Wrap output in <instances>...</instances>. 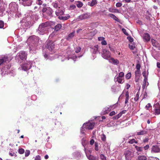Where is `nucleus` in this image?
<instances>
[{
	"label": "nucleus",
	"instance_id": "34",
	"mask_svg": "<svg viewBox=\"0 0 160 160\" xmlns=\"http://www.w3.org/2000/svg\"><path fill=\"white\" fill-rule=\"evenodd\" d=\"M52 5L53 7L56 9H58L59 7L58 5V3L56 2H53L52 4Z\"/></svg>",
	"mask_w": 160,
	"mask_h": 160
},
{
	"label": "nucleus",
	"instance_id": "48",
	"mask_svg": "<svg viewBox=\"0 0 160 160\" xmlns=\"http://www.w3.org/2000/svg\"><path fill=\"white\" fill-rule=\"evenodd\" d=\"M101 138L102 141H105L106 139V137L105 135L103 134L101 136Z\"/></svg>",
	"mask_w": 160,
	"mask_h": 160
},
{
	"label": "nucleus",
	"instance_id": "14",
	"mask_svg": "<svg viewBox=\"0 0 160 160\" xmlns=\"http://www.w3.org/2000/svg\"><path fill=\"white\" fill-rule=\"evenodd\" d=\"M160 144L158 145H154L152 146L151 152L155 153L160 152Z\"/></svg>",
	"mask_w": 160,
	"mask_h": 160
},
{
	"label": "nucleus",
	"instance_id": "62",
	"mask_svg": "<svg viewBox=\"0 0 160 160\" xmlns=\"http://www.w3.org/2000/svg\"><path fill=\"white\" fill-rule=\"evenodd\" d=\"M114 9L112 8H110L109 9V11L111 12H114Z\"/></svg>",
	"mask_w": 160,
	"mask_h": 160
},
{
	"label": "nucleus",
	"instance_id": "9",
	"mask_svg": "<svg viewBox=\"0 0 160 160\" xmlns=\"http://www.w3.org/2000/svg\"><path fill=\"white\" fill-rule=\"evenodd\" d=\"M47 49L51 51V54H52V53L54 52V50L53 49L54 48V44L51 41H48L47 42Z\"/></svg>",
	"mask_w": 160,
	"mask_h": 160
},
{
	"label": "nucleus",
	"instance_id": "36",
	"mask_svg": "<svg viewBox=\"0 0 160 160\" xmlns=\"http://www.w3.org/2000/svg\"><path fill=\"white\" fill-rule=\"evenodd\" d=\"M24 152V150L22 148H19L18 150V153L20 154H23Z\"/></svg>",
	"mask_w": 160,
	"mask_h": 160
},
{
	"label": "nucleus",
	"instance_id": "58",
	"mask_svg": "<svg viewBox=\"0 0 160 160\" xmlns=\"http://www.w3.org/2000/svg\"><path fill=\"white\" fill-rule=\"evenodd\" d=\"M5 8L1 6L0 7V11L3 12L5 10Z\"/></svg>",
	"mask_w": 160,
	"mask_h": 160
},
{
	"label": "nucleus",
	"instance_id": "52",
	"mask_svg": "<svg viewBox=\"0 0 160 160\" xmlns=\"http://www.w3.org/2000/svg\"><path fill=\"white\" fill-rule=\"evenodd\" d=\"M36 3L39 5H41L42 3V1L41 0H37Z\"/></svg>",
	"mask_w": 160,
	"mask_h": 160
},
{
	"label": "nucleus",
	"instance_id": "25",
	"mask_svg": "<svg viewBox=\"0 0 160 160\" xmlns=\"http://www.w3.org/2000/svg\"><path fill=\"white\" fill-rule=\"evenodd\" d=\"M147 131L145 130H142L137 132H136V135H143L146 134L147 133Z\"/></svg>",
	"mask_w": 160,
	"mask_h": 160
},
{
	"label": "nucleus",
	"instance_id": "2",
	"mask_svg": "<svg viewBox=\"0 0 160 160\" xmlns=\"http://www.w3.org/2000/svg\"><path fill=\"white\" fill-rule=\"evenodd\" d=\"M9 8L11 12L15 13L16 17L19 18L21 16L20 13L18 10V5L15 2H12L9 5Z\"/></svg>",
	"mask_w": 160,
	"mask_h": 160
},
{
	"label": "nucleus",
	"instance_id": "6",
	"mask_svg": "<svg viewBox=\"0 0 160 160\" xmlns=\"http://www.w3.org/2000/svg\"><path fill=\"white\" fill-rule=\"evenodd\" d=\"M32 62V61H27L22 65L19 69L20 70L27 71L31 68Z\"/></svg>",
	"mask_w": 160,
	"mask_h": 160
},
{
	"label": "nucleus",
	"instance_id": "40",
	"mask_svg": "<svg viewBox=\"0 0 160 160\" xmlns=\"http://www.w3.org/2000/svg\"><path fill=\"white\" fill-rule=\"evenodd\" d=\"M75 52L76 53L79 52L81 50V48L79 47H78L75 48Z\"/></svg>",
	"mask_w": 160,
	"mask_h": 160
},
{
	"label": "nucleus",
	"instance_id": "26",
	"mask_svg": "<svg viewBox=\"0 0 160 160\" xmlns=\"http://www.w3.org/2000/svg\"><path fill=\"white\" fill-rule=\"evenodd\" d=\"M89 15L87 14H82L79 16V19L80 20H82L83 19L88 18L89 17Z\"/></svg>",
	"mask_w": 160,
	"mask_h": 160
},
{
	"label": "nucleus",
	"instance_id": "37",
	"mask_svg": "<svg viewBox=\"0 0 160 160\" xmlns=\"http://www.w3.org/2000/svg\"><path fill=\"white\" fill-rule=\"evenodd\" d=\"M139 92L138 91L136 94V96L134 98V100L137 101L138 99L139 96Z\"/></svg>",
	"mask_w": 160,
	"mask_h": 160
},
{
	"label": "nucleus",
	"instance_id": "31",
	"mask_svg": "<svg viewBox=\"0 0 160 160\" xmlns=\"http://www.w3.org/2000/svg\"><path fill=\"white\" fill-rule=\"evenodd\" d=\"M147 159L146 157L144 155L139 156L138 157V160H146Z\"/></svg>",
	"mask_w": 160,
	"mask_h": 160
},
{
	"label": "nucleus",
	"instance_id": "45",
	"mask_svg": "<svg viewBox=\"0 0 160 160\" xmlns=\"http://www.w3.org/2000/svg\"><path fill=\"white\" fill-rule=\"evenodd\" d=\"M155 112L156 114L158 115L160 114V108H156L155 109Z\"/></svg>",
	"mask_w": 160,
	"mask_h": 160
},
{
	"label": "nucleus",
	"instance_id": "3",
	"mask_svg": "<svg viewBox=\"0 0 160 160\" xmlns=\"http://www.w3.org/2000/svg\"><path fill=\"white\" fill-rule=\"evenodd\" d=\"M95 125V122L93 121H89L84 123L81 129V132L84 134L86 130H92L93 129Z\"/></svg>",
	"mask_w": 160,
	"mask_h": 160
},
{
	"label": "nucleus",
	"instance_id": "64",
	"mask_svg": "<svg viewBox=\"0 0 160 160\" xmlns=\"http://www.w3.org/2000/svg\"><path fill=\"white\" fill-rule=\"evenodd\" d=\"M140 66L139 64H137L136 66V68L137 69V70H140Z\"/></svg>",
	"mask_w": 160,
	"mask_h": 160
},
{
	"label": "nucleus",
	"instance_id": "7",
	"mask_svg": "<svg viewBox=\"0 0 160 160\" xmlns=\"http://www.w3.org/2000/svg\"><path fill=\"white\" fill-rule=\"evenodd\" d=\"M84 151L87 158L89 160H98V158L96 157H94L90 154L91 151L90 150L85 148Z\"/></svg>",
	"mask_w": 160,
	"mask_h": 160
},
{
	"label": "nucleus",
	"instance_id": "16",
	"mask_svg": "<svg viewBox=\"0 0 160 160\" xmlns=\"http://www.w3.org/2000/svg\"><path fill=\"white\" fill-rule=\"evenodd\" d=\"M34 16L33 15H32V16L27 17L24 20V21L26 20L28 23H31L34 20Z\"/></svg>",
	"mask_w": 160,
	"mask_h": 160
},
{
	"label": "nucleus",
	"instance_id": "59",
	"mask_svg": "<svg viewBox=\"0 0 160 160\" xmlns=\"http://www.w3.org/2000/svg\"><path fill=\"white\" fill-rule=\"evenodd\" d=\"M41 160L40 157L39 155H38L37 156H36L35 158V160Z\"/></svg>",
	"mask_w": 160,
	"mask_h": 160
},
{
	"label": "nucleus",
	"instance_id": "39",
	"mask_svg": "<svg viewBox=\"0 0 160 160\" xmlns=\"http://www.w3.org/2000/svg\"><path fill=\"white\" fill-rule=\"evenodd\" d=\"M98 50V46H95L94 47V48L92 49V52L93 53H96Z\"/></svg>",
	"mask_w": 160,
	"mask_h": 160
},
{
	"label": "nucleus",
	"instance_id": "15",
	"mask_svg": "<svg viewBox=\"0 0 160 160\" xmlns=\"http://www.w3.org/2000/svg\"><path fill=\"white\" fill-rule=\"evenodd\" d=\"M22 5L25 6H29L31 5L32 2V0H22Z\"/></svg>",
	"mask_w": 160,
	"mask_h": 160
},
{
	"label": "nucleus",
	"instance_id": "43",
	"mask_svg": "<svg viewBox=\"0 0 160 160\" xmlns=\"http://www.w3.org/2000/svg\"><path fill=\"white\" fill-rule=\"evenodd\" d=\"M4 26V22L2 21H0V28H3Z\"/></svg>",
	"mask_w": 160,
	"mask_h": 160
},
{
	"label": "nucleus",
	"instance_id": "60",
	"mask_svg": "<svg viewBox=\"0 0 160 160\" xmlns=\"http://www.w3.org/2000/svg\"><path fill=\"white\" fill-rule=\"evenodd\" d=\"M128 40L131 42H132L133 41V39L131 37H128Z\"/></svg>",
	"mask_w": 160,
	"mask_h": 160
},
{
	"label": "nucleus",
	"instance_id": "49",
	"mask_svg": "<svg viewBox=\"0 0 160 160\" xmlns=\"http://www.w3.org/2000/svg\"><path fill=\"white\" fill-rule=\"evenodd\" d=\"M129 47L130 49L133 50L135 48V46L134 45H132V44H129Z\"/></svg>",
	"mask_w": 160,
	"mask_h": 160
},
{
	"label": "nucleus",
	"instance_id": "54",
	"mask_svg": "<svg viewBox=\"0 0 160 160\" xmlns=\"http://www.w3.org/2000/svg\"><path fill=\"white\" fill-rule=\"evenodd\" d=\"M122 3L120 2H118L116 4V6L117 7H120L122 6Z\"/></svg>",
	"mask_w": 160,
	"mask_h": 160
},
{
	"label": "nucleus",
	"instance_id": "51",
	"mask_svg": "<svg viewBox=\"0 0 160 160\" xmlns=\"http://www.w3.org/2000/svg\"><path fill=\"white\" fill-rule=\"evenodd\" d=\"M124 73L122 72H121L119 74L118 77L122 78H123L124 76Z\"/></svg>",
	"mask_w": 160,
	"mask_h": 160
},
{
	"label": "nucleus",
	"instance_id": "56",
	"mask_svg": "<svg viewBox=\"0 0 160 160\" xmlns=\"http://www.w3.org/2000/svg\"><path fill=\"white\" fill-rule=\"evenodd\" d=\"M122 31L126 35H128V33L126 32V30L124 28H122Z\"/></svg>",
	"mask_w": 160,
	"mask_h": 160
},
{
	"label": "nucleus",
	"instance_id": "41",
	"mask_svg": "<svg viewBox=\"0 0 160 160\" xmlns=\"http://www.w3.org/2000/svg\"><path fill=\"white\" fill-rule=\"evenodd\" d=\"M128 142L130 144H133L134 143H137L138 142L137 141H136L135 140V139H131V140H130Z\"/></svg>",
	"mask_w": 160,
	"mask_h": 160
},
{
	"label": "nucleus",
	"instance_id": "57",
	"mask_svg": "<svg viewBox=\"0 0 160 160\" xmlns=\"http://www.w3.org/2000/svg\"><path fill=\"white\" fill-rule=\"evenodd\" d=\"M76 8V6L74 5H72L70 6V8L71 9H74Z\"/></svg>",
	"mask_w": 160,
	"mask_h": 160
},
{
	"label": "nucleus",
	"instance_id": "32",
	"mask_svg": "<svg viewBox=\"0 0 160 160\" xmlns=\"http://www.w3.org/2000/svg\"><path fill=\"white\" fill-rule=\"evenodd\" d=\"M62 27L61 24H58L55 27V30L56 31H58L60 30Z\"/></svg>",
	"mask_w": 160,
	"mask_h": 160
},
{
	"label": "nucleus",
	"instance_id": "33",
	"mask_svg": "<svg viewBox=\"0 0 160 160\" xmlns=\"http://www.w3.org/2000/svg\"><path fill=\"white\" fill-rule=\"evenodd\" d=\"M151 41L153 45L155 47H157L158 46V42L154 39H152Z\"/></svg>",
	"mask_w": 160,
	"mask_h": 160
},
{
	"label": "nucleus",
	"instance_id": "22",
	"mask_svg": "<svg viewBox=\"0 0 160 160\" xmlns=\"http://www.w3.org/2000/svg\"><path fill=\"white\" fill-rule=\"evenodd\" d=\"M70 16L69 15H66L65 16H59L58 18L60 20H66L70 18Z\"/></svg>",
	"mask_w": 160,
	"mask_h": 160
},
{
	"label": "nucleus",
	"instance_id": "42",
	"mask_svg": "<svg viewBox=\"0 0 160 160\" xmlns=\"http://www.w3.org/2000/svg\"><path fill=\"white\" fill-rule=\"evenodd\" d=\"M131 77V73L130 72H129L125 76L126 78L127 79H129Z\"/></svg>",
	"mask_w": 160,
	"mask_h": 160
},
{
	"label": "nucleus",
	"instance_id": "63",
	"mask_svg": "<svg viewBox=\"0 0 160 160\" xmlns=\"http://www.w3.org/2000/svg\"><path fill=\"white\" fill-rule=\"evenodd\" d=\"M140 73V70H137L135 72V75L139 74Z\"/></svg>",
	"mask_w": 160,
	"mask_h": 160
},
{
	"label": "nucleus",
	"instance_id": "61",
	"mask_svg": "<svg viewBox=\"0 0 160 160\" xmlns=\"http://www.w3.org/2000/svg\"><path fill=\"white\" fill-rule=\"evenodd\" d=\"M116 113L114 111H112L110 112L109 113V115L110 116H112L115 115Z\"/></svg>",
	"mask_w": 160,
	"mask_h": 160
},
{
	"label": "nucleus",
	"instance_id": "44",
	"mask_svg": "<svg viewBox=\"0 0 160 160\" xmlns=\"http://www.w3.org/2000/svg\"><path fill=\"white\" fill-rule=\"evenodd\" d=\"M30 151L29 150H26L25 152V156H28L30 154Z\"/></svg>",
	"mask_w": 160,
	"mask_h": 160
},
{
	"label": "nucleus",
	"instance_id": "8",
	"mask_svg": "<svg viewBox=\"0 0 160 160\" xmlns=\"http://www.w3.org/2000/svg\"><path fill=\"white\" fill-rule=\"evenodd\" d=\"M102 56L104 58L108 60L111 57L110 52L109 51L105 49L103 50Z\"/></svg>",
	"mask_w": 160,
	"mask_h": 160
},
{
	"label": "nucleus",
	"instance_id": "24",
	"mask_svg": "<svg viewBox=\"0 0 160 160\" xmlns=\"http://www.w3.org/2000/svg\"><path fill=\"white\" fill-rule=\"evenodd\" d=\"M108 16L116 21H117L118 22H119V19L114 14H108Z\"/></svg>",
	"mask_w": 160,
	"mask_h": 160
},
{
	"label": "nucleus",
	"instance_id": "46",
	"mask_svg": "<svg viewBox=\"0 0 160 160\" xmlns=\"http://www.w3.org/2000/svg\"><path fill=\"white\" fill-rule=\"evenodd\" d=\"M100 157L102 160H107L106 157L102 154L100 155Z\"/></svg>",
	"mask_w": 160,
	"mask_h": 160
},
{
	"label": "nucleus",
	"instance_id": "27",
	"mask_svg": "<svg viewBox=\"0 0 160 160\" xmlns=\"http://www.w3.org/2000/svg\"><path fill=\"white\" fill-rule=\"evenodd\" d=\"M75 33V32L73 31L72 32L70 33L68 35V37L67 38V39L68 40H69L70 39L72 38L74 36Z\"/></svg>",
	"mask_w": 160,
	"mask_h": 160
},
{
	"label": "nucleus",
	"instance_id": "17",
	"mask_svg": "<svg viewBox=\"0 0 160 160\" xmlns=\"http://www.w3.org/2000/svg\"><path fill=\"white\" fill-rule=\"evenodd\" d=\"M63 13V11L60 7H58V9H57L55 11V14L57 16H61Z\"/></svg>",
	"mask_w": 160,
	"mask_h": 160
},
{
	"label": "nucleus",
	"instance_id": "11",
	"mask_svg": "<svg viewBox=\"0 0 160 160\" xmlns=\"http://www.w3.org/2000/svg\"><path fill=\"white\" fill-rule=\"evenodd\" d=\"M11 59H10V60ZM10 60L8 59L7 56L4 55L2 56L0 59V66L5 63L9 62Z\"/></svg>",
	"mask_w": 160,
	"mask_h": 160
},
{
	"label": "nucleus",
	"instance_id": "47",
	"mask_svg": "<svg viewBox=\"0 0 160 160\" xmlns=\"http://www.w3.org/2000/svg\"><path fill=\"white\" fill-rule=\"evenodd\" d=\"M95 150L98 151V144L97 142H95Z\"/></svg>",
	"mask_w": 160,
	"mask_h": 160
},
{
	"label": "nucleus",
	"instance_id": "4",
	"mask_svg": "<svg viewBox=\"0 0 160 160\" xmlns=\"http://www.w3.org/2000/svg\"><path fill=\"white\" fill-rule=\"evenodd\" d=\"M70 52H67V53H66V52H65L64 53H61L58 58L61 59L62 61H64L67 58H68V60H69V58H71L74 61H76V59L77 58V57L76 55H70Z\"/></svg>",
	"mask_w": 160,
	"mask_h": 160
},
{
	"label": "nucleus",
	"instance_id": "13",
	"mask_svg": "<svg viewBox=\"0 0 160 160\" xmlns=\"http://www.w3.org/2000/svg\"><path fill=\"white\" fill-rule=\"evenodd\" d=\"M124 154L126 160H130L132 157L131 152L129 151H125L124 152Z\"/></svg>",
	"mask_w": 160,
	"mask_h": 160
},
{
	"label": "nucleus",
	"instance_id": "10",
	"mask_svg": "<svg viewBox=\"0 0 160 160\" xmlns=\"http://www.w3.org/2000/svg\"><path fill=\"white\" fill-rule=\"evenodd\" d=\"M27 54L24 51H21L18 53L16 56L17 58H20L22 60L25 59L27 58Z\"/></svg>",
	"mask_w": 160,
	"mask_h": 160
},
{
	"label": "nucleus",
	"instance_id": "20",
	"mask_svg": "<svg viewBox=\"0 0 160 160\" xmlns=\"http://www.w3.org/2000/svg\"><path fill=\"white\" fill-rule=\"evenodd\" d=\"M143 39L146 42H148L150 40V37L148 33H145L143 35Z\"/></svg>",
	"mask_w": 160,
	"mask_h": 160
},
{
	"label": "nucleus",
	"instance_id": "53",
	"mask_svg": "<svg viewBox=\"0 0 160 160\" xmlns=\"http://www.w3.org/2000/svg\"><path fill=\"white\" fill-rule=\"evenodd\" d=\"M86 140L85 139H83L82 140V145L84 147H85V145L86 144Z\"/></svg>",
	"mask_w": 160,
	"mask_h": 160
},
{
	"label": "nucleus",
	"instance_id": "19",
	"mask_svg": "<svg viewBox=\"0 0 160 160\" xmlns=\"http://www.w3.org/2000/svg\"><path fill=\"white\" fill-rule=\"evenodd\" d=\"M97 3V1L96 0H92L91 2H88V5L91 7H93L96 5Z\"/></svg>",
	"mask_w": 160,
	"mask_h": 160
},
{
	"label": "nucleus",
	"instance_id": "30",
	"mask_svg": "<svg viewBox=\"0 0 160 160\" xmlns=\"http://www.w3.org/2000/svg\"><path fill=\"white\" fill-rule=\"evenodd\" d=\"M76 4L77 7L78 8L81 7L83 5V3L80 1H78L76 2Z\"/></svg>",
	"mask_w": 160,
	"mask_h": 160
},
{
	"label": "nucleus",
	"instance_id": "29",
	"mask_svg": "<svg viewBox=\"0 0 160 160\" xmlns=\"http://www.w3.org/2000/svg\"><path fill=\"white\" fill-rule=\"evenodd\" d=\"M117 81L120 83H122L124 82V79L123 78L117 77Z\"/></svg>",
	"mask_w": 160,
	"mask_h": 160
},
{
	"label": "nucleus",
	"instance_id": "38",
	"mask_svg": "<svg viewBox=\"0 0 160 160\" xmlns=\"http://www.w3.org/2000/svg\"><path fill=\"white\" fill-rule=\"evenodd\" d=\"M153 107L155 109L156 108H160V106L158 102H157L156 104H154Z\"/></svg>",
	"mask_w": 160,
	"mask_h": 160
},
{
	"label": "nucleus",
	"instance_id": "35",
	"mask_svg": "<svg viewBox=\"0 0 160 160\" xmlns=\"http://www.w3.org/2000/svg\"><path fill=\"white\" fill-rule=\"evenodd\" d=\"M135 148L138 152H141L143 150V147L135 146Z\"/></svg>",
	"mask_w": 160,
	"mask_h": 160
},
{
	"label": "nucleus",
	"instance_id": "18",
	"mask_svg": "<svg viewBox=\"0 0 160 160\" xmlns=\"http://www.w3.org/2000/svg\"><path fill=\"white\" fill-rule=\"evenodd\" d=\"M108 60L109 61V62L114 64L117 65L119 63V61L117 59H115L111 57Z\"/></svg>",
	"mask_w": 160,
	"mask_h": 160
},
{
	"label": "nucleus",
	"instance_id": "28",
	"mask_svg": "<svg viewBox=\"0 0 160 160\" xmlns=\"http://www.w3.org/2000/svg\"><path fill=\"white\" fill-rule=\"evenodd\" d=\"M147 81V78H144L143 82V86H142L143 88H145L146 85H148V83Z\"/></svg>",
	"mask_w": 160,
	"mask_h": 160
},
{
	"label": "nucleus",
	"instance_id": "1",
	"mask_svg": "<svg viewBox=\"0 0 160 160\" xmlns=\"http://www.w3.org/2000/svg\"><path fill=\"white\" fill-rule=\"evenodd\" d=\"M27 41L28 43H31V46L30 47L29 50L31 53H33V51L35 49L39 42V38L37 36H32L28 39Z\"/></svg>",
	"mask_w": 160,
	"mask_h": 160
},
{
	"label": "nucleus",
	"instance_id": "21",
	"mask_svg": "<svg viewBox=\"0 0 160 160\" xmlns=\"http://www.w3.org/2000/svg\"><path fill=\"white\" fill-rule=\"evenodd\" d=\"M119 87L115 85H113L111 88V90L113 92H116L119 91Z\"/></svg>",
	"mask_w": 160,
	"mask_h": 160
},
{
	"label": "nucleus",
	"instance_id": "55",
	"mask_svg": "<svg viewBox=\"0 0 160 160\" xmlns=\"http://www.w3.org/2000/svg\"><path fill=\"white\" fill-rule=\"evenodd\" d=\"M142 74L143 76L144 77V78H147V72H146V71L143 72H142Z\"/></svg>",
	"mask_w": 160,
	"mask_h": 160
},
{
	"label": "nucleus",
	"instance_id": "50",
	"mask_svg": "<svg viewBox=\"0 0 160 160\" xmlns=\"http://www.w3.org/2000/svg\"><path fill=\"white\" fill-rule=\"evenodd\" d=\"M151 107V104L149 103H148L145 106V108L147 110L149 109V108Z\"/></svg>",
	"mask_w": 160,
	"mask_h": 160
},
{
	"label": "nucleus",
	"instance_id": "5",
	"mask_svg": "<svg viewBox=\"0 0 160 160\" xmlns=\"http://www.w3.org/2000/svg\"><path fill=\"white\" fill-rule=\"evenodd\" d=\"M49 25L48 22H46L42 23L38 27L37 32L38 33L41 35L43 34L47 29V27Z\"/></svg>",
	"mask_w": 160,
	"mask_h": 160
},
{
	"label": "nucleus",
	"instance_id": "12",
	"mask_svg": "<svg viewBox=\"0 0 160 160\" xmlns=\"http://www.w3.org/2000/svg\"><path fill=\"white\" fill-rule=\"evenodd\" d=\"M116 105H114L112 106H111L109 107H105L103 110V112L104 114L108 113L110 112L112 109H114L115 108Z\"/></svg>",
	"mask_w": 160,
	"mask_h": 160
},
{
	"label": "nucleus",
	"instance_id": "23",
	"mask_svg": "<svg viewBox=\"0 0 160 160\" xmlns=\"http://www.w3.org/2000/svg\"><path fill=\"white\" fill-rule=\"evenodd\" d=\"M53 11L52 9L50 7L48 8V10L46 12L47 14L50 17L52 16Z\"/></svg>",
	"mask_w": 160,
	"mask_h": 160
}]
</instances>
